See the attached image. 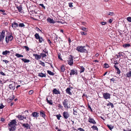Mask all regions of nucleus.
Segmentation results:
<instances>
[{"label":"nucleus","instance_id":"4","mask_svg":"<svg viewBox=\"0 0 131 131\" xmlns=\"http://www.w3.org/2000/svg\"><path fill=\"white\" fill-rule=\"evenodd\" d=\"M73 56L70 55L69 56L68 60V63L71 66L72 65L73 63Z\"/></svg>","mask_w":131,"mask_h":131},{"label":"nucleus","instance_id":"22","mask_svg":"<svg viewBox=\"0 0 131 131\" xmlns=\"http://www.w3.org/2000/svg\"><path fill=\"white\" fill-rule=\"evenodd\" d=\"M65 70L64 65H62L61 67L60 71L63 72L65 71Z\"/></svg>","mask_w":131,"mask_h":131},{"label":"nucleus","instance_id":"51","mask_svg":"<svg viewBox=\"0 0 131 131\" xmlns=\"http://www.w3.org/2000/svg\"><path fill=\"white\" fill-rule=\"evenodd\" d=\"M24 47L25 48V49L27 51H28L29 50V49L28 46H24Z\"/></svg>","mask_w":131,"mask_h":131},{"label":"nucleus","instance_id":"46","mask_svg":"<svg viewBox=\"0 0 131 131\" xmlns=\"http://www.w3.org/2000/svg\"><path fill=\"white\" fill-rule=\"evenodd\" d=\"M5 40L6 42L7 43H8V42H9V39L8 38V36L7 37V36H6L5 37Z\"/></svg>","mask_w":131,"mask_h":131},{"label":"nucleus","instance_id":"53","mask_svg":"<svg viewBox=\"0 0 131 131\" xmlns=\"http://www.w3.org/2000/svg\"><path fill=\"white\" fill-rule=\"evenodd\" d=\"M58 107L62 109L63 108V106H62L61 104H58Z\"/></svg>","mask_w":131,"mask_h":131},{"label":"nucleus","instance_id":"15","mask_svg":"<svg viewBox=\"0 0 131 131\" xmlns=\"http://www.w3.org/2000/svg\"><path fill=\"white\" fill-rule=\"evenodd\" d=\"M114 67L115 69L116 70L117 72H116V74H120L121 73V71L117 67L116 65H114Z\"/></svg>","mask_w":131,"mask_h":131},{"label":"nucleus","instance_id":"31","mask_svg":"<svg viewBox=\"0 0 131 131\" xmlns=\"http://www.w3.org/2000/svg\"><path fill=\"white\" fill-rule=\"evenodd\" d=\"M8 38L9 41H11L12 40L13 38V37L12 35H10L8 36Z\"/></svg>","mask_w":131,"mask_h":131},{"label":"nucleus","instance_id":"33","mask_svg":"<svg viewBox=\"0 0 131 131\" xmlns=\"http://www.w3.org/2000/svg\"><path fill=\"white\" fill-rule=\"evenodd\" d=\"M118 56L119 57H121V56H124V55L125 54L124 53H123L122 52H119L118 53Z\"/></svg>","mask_w":131,"mask_h":131},{"label":"nucleus","instance_id":"58","mask_svg":"<svg viewBox=\"0 0 131 131\" xmlns=\"http://www.w3.org/2000/svg\"><path fill=\"white\" fill-rule=\"evenodd\" d=\"M40 64H41L43 66H45V64L44 63L41 61L40 62Z\"/></svg>","mask_w":131,"mask_h":131},{"label":"nucleus","instance_id":"3","mask_svg":"<svg viewBox=\"0 0 131 131\" xmlns=\"http://www.w3.org/2000/svg\"><path fill=\"white\" fill-rule=\"evenodd\" d=\"M69 101L67 99H65L62 101V104L65 108L67 109L70 108V105L69 104Z\"/></svg>","mask_w":131,"mask_h":131},{"label":"nucleus","instance_id":"37","mask_svg":"<svg viewBox=\"0 0 131 131\" xmlns=\"http://www.w3.org/2000/svg\"><path fill=\"white\" fill-rule=\"evenodd\" d=\"M131 71H130L128 72L126 74L127 77L129 78L131 77Z\"/></svg>","mask_w":131,"mask_h":131},{"label":"nucleus","instance_id":"5","mask_svg":"<svg viewBox=\"0 0 131 131\" xmlns=\"http://www.w3.org/2000/svg\"><path fill=\"white\" fill-rule=\"evenodd\" d=\"M5 31L3 30L1 32H0V42H3V40L5 36Z\"/></svg>","mask_w":131,"mask_h":131},{"label":"nucleus","instance_id":"23","mask_svg":"<svg viewBox=\"0 0 131 131\" xmlns=\"http://www.w3.org/2000/svg\"><path fill=\"white\" fill-rule=\"evenodd\" d=\"M17 117L20 120H23L24 119V116L20 115H19Z\"/></svg>","mask_w":131,"mask_h":131},{"label":"nucleus","instance_id":"43","mask_svg":"<svg viewBox=\"0 0 131 131\" xmlns=\"http://www.w3.org/2000/svg\"><path fill=\"white\" fill-rule=\"evenodd\" d=\"M38 39H39V41L40 43L41 42L43 41V39L41 37Z\"/></svg>","mask_w":131,"mask_h":131},{"label":"nucleus","instance_id":"27","mask_svg":"<svg viewBox=\"0 0 131 131\" xmlns=\"http://www.w3.org/2000/svg\"><path fill=\"white\" fill-rule=\"evenodd\" d=\"M107 106H111V108H113L114 107V106L113 105V103H112L110 102H109L107 103Z\"/></svg>","mask_w":131,"mask_h":131},{"label":"nucleus","instance_id":"61","mask_svg":"<svg viewBox=\"0 0 131 131\" xmlns=\"http://www.w3.org/2000/svg\"><path fill=\"white\" fill-rule=\"evenodd\" d=\"M54 73L52 72H51V71H50V75H54Z\"/></svg>","mask_w":131,"mask_h":131},{"label":"nucleus","instance_id":"47","mask_svg":"<svg viewBox=\"0 0 131 131\" xmlns=\"http://www.w3.org/2000/svg\"><path fill=\"white\" fill-rule=\"evenodd\" d=\"M88 109L89 110H90L91 112H92V110L91 108V107L90 106V105L89 104H88Z\"/></svg>","mask_w":131,"mask_h":131},{"label":"nucleus","instance_id":"19","mask_svg":"<svg viewBox=\"0 0 131 131\" xmlns=\"http://www.w3.org/2000/svg\"><path fill=\"white\" fill-rule=\"evenodd\" d=\"M79 68L80 70V73L83 72L85 70V68L83 66H80Z\"/></svg>","mask_w":131,"mask_h":131},{"label":"nucleus","instance_id":"54","mask_svg":"<svg viewBox=\"0 0 131 131\" xmlns=\"http://www.w3.org/2000/svg\"><path fill=\"white\" fill-rule=\"evenodd\" d=\"M3 61L6 64H7L9 62V61H8L7 60H3Z\"/></svg>","mask_w":131,"mask_h":131},{"label":"nucleus","instance_id":"49","mask_svg":"<svg viewBox=\"0 0 131 131\" xmlns=\"http://www.w3.org/2000/svg\"><path fill=\"white\" fill-rule=\"evenodd\" d=\"M77 129L80 131H85V130L84 129L81 128H79Z\"/></svg>","mask_w":131,"mask_h":131},{"label":"nucleus","instance_id":"21","mask_svg":"<svg viewBox=\"0 0 131 131\" xmlns=\"http://www.w3.org/2000/svg\"><path fill=\"white\" fill-rule=\"evenodd\" d=\"M75 108H73V114L75 115H77L78 114V113L77 112L78 108L76 107H75Z\"/></svg>","mask_w":131,"mask_h":131},{"label":"nucleus","instance_id":"39","mask_svg":"<svg viewBox=\"0 0 131 131\" xmlns=\"http://www.w3.org/2000/svg\"><path fill=\"white\" fill-rule=\"evenodd\" d=\"M56 116L58 120H60V117H61V116L60 114H59L58 115H56Z\"/></svg>","mask_w":131,"mask_h":131},{"label":"nucleus","instance_id":"26","mask_svg":"<svg viewBox=\"0 0 131 131\" xmlns=\"http://www.w3.org/2000/svg\"><path fill=\"white\" fill-rule=\"evenodd\" d=\"M21 59L25 63H28L30 61L29 60L26 59L22 58Z\"/></svg>","mask_w":131,"mask_h":131},{"label":"nucleus","instance_id":"10","mask_svg":"<svg viewBox=\"0 0 131 131\" xmlns=\"http://www.w3.org/2000/svg\"><path fill=\"white\" fill-rule=\"evenodd\" d=\"M89 118L88 119V122L90 123L95 124L96 123L95 121L93 118H90L89 116Z\"/></svg>","mask_w":131,"mask_h":131},{"label":"nucleus","instance_id":"11","mask_svg":"<svg viewBox=\"0 0 131 131\" xmlns=\"http://www.w3.org/2000/svg\"><path fill=\"white\" fill-rule=\"evenodd\" d=\"M22 126L24 128H26V129H30V125L27 123L23 124Z\"/></svg>","mask_w":131,"mask_h":131},{"label":"nucleus","instance_id":"29","mask_svg":"<svg viewBox=\"0 0 131 131\" xmlns=\"http://www.w3.org/2000/svg\"><path fill=\"white\" fill-rule=\"evenodd\" d=\"M38 76L41 77H45L46 76L45 74H43L42 73H39Z\"/></svg>","mask_w":131,"mask_h":131},{"label":"nucleus","instance_id":"16","mask_svg":"<svg viewBox=\"0 0 131 131\" xmlns=\"http://www.w3.org/2000/svg\"><path fill=\"white\" fill-rule=\"evenodd\" d=\"M39 113L40 115L45 118V112L44 111L41 110L40 111Z\"/></svg>","mask_w":131,"mask_h":131},{"label":"nucleus","instance_id":"63","mask_svg":"<svg viewBox=\"0 0 131 131\" xmlns=\"http://www.w3.org/2000/svg\"><path fill=\"white\" fill-rule=\"evenodd\" d=\"M123 130L124 131H131V129H128V130H126L125 129H123Z\"/></svg>","mask_w":131,"mask_h":131},{"label":"nucleus","instance_id":"8","mask_svg":"<svg viewBox=\"0 0 131 131\" xmlns=\"http://www.w3.org/2000/svg\"><path fill=\"white\" fill-rule=\"evenodd\" d=\"M77 70H74V69L71 70H70V75L71 76L72 75H78Z\"/></svg>","mask_w":131,"mask_h":131},{"label":"nucleus","instance_id":"28","mask_svg":"<svg viewBox=\"0 0 131 131\" xmlns=\"http://www.w3.org/2000/svg\"><path fill=\"white\" fill-rule=\"evenodd\" d=\"M130 46V45L129 43H125L123 45V46L124 48H126L127 47H129Z\"/></svg>","mask_w":131,"mask_h":131},{"label":"nucleus","instance_id":"30","mask_svg":"<svg viewBox=\"0 0 131 131\" xmlns=\"http://www.w3.org/2000/svg\"><path fill=\"white\" fill-rule=\"evenodd\" d=\"M17 8L18 9L19 12H21V10H22V6L20 5L19 6L17 7Z\"/></svg>","mask_w":131,"mask_h":131},{"label":"nucleus","instance_id":"6","mask_svg":"<svg viewBox=\"0 0 131 131\" xmlns=\"http://www.w3.org/2000/svg\"><path fill=\"white\" fill-rule=\"evenodd\" d=\"M63 118L67 119L70 116V115L69 113L67 111H65L63 113Z\"/></svg>","mask_w":131,"mask_h":131},{"label":"nucleus","instance_id":"36","mask_svg":"<svg viewBox=\"0 0 131 131\" xmlns=\"http://www.w3.org/2000/svg\"><path fill=\"white\" fill-rule=\"evenodd\" d=\"M107 126L110 130H111L113 128V127L111 125H107Z\"/></svg>","mask_w":131,"mask_h":131},{"label":"nucleus","instance_id":"24","mask_svg":"<svg viewBox=\"0 0 131 131\" xmlns=\"http://www.w3.org/2000/svg\"><path fill=\"white\" fill-rule=\"evenodd\" d=\"M10 53V52L9 51L5 50V51L3 52L2 54L3 55H6L8 54H9Z\"/></svg>","mask_w":131,"mask_h":131},{"label":"nucleus","instance_id":"7","mask_svg":"<svg viewBox=\"0 0 131 131\" xmlns=\"http://www.w3.org/2000/svg\"><path fill=\"white\" fill-rule=\"evenodd\" d=\"M111 95L107 93H104L103 94V97L105 99H110Z\"/></svg>","mask_w":131,"mask_h":131},{"label":"nucleus","instance_id":"45","mask_svg":"<svg viewBox=\"0 0 131 131\" xmlns=\"http://www.w3.org/2000/svg\"><path fill=\"white\" fill-rule=\"evenodd\" d=\"M82 30L84 31H86V28H85L84 27H82L80 28Z\"/></svg>","mask_w":131,"mask_h":131},{"label":"nucleus","instance_id":"12","mask_svg":"<svg viewBox=\"0 0 131 131\" xmlns=\"http://www.w3.org/2000/svg\"><path fill=\"white\" fill-rule=\"evenodd\" d=\"M31 116L34 117H37L39 116V113L36 112H34L31 114Z\"/></svg>","mask_w":131,"mask_h":131},{"label":"nucleus","instance_id":"38","mask_svg":"<svg viewBox=\"0 0 131 131\" xmlns=\"http://www.w3.org/2000/svg\"><path fill=\"white\" fill-rule=\"evenodd\" d=\"M18 26L20 27H24L25 26V25L23 23H20L18 25Z\"/></svg>","mask_w":131,"mask_h":131},{"label":"nucleus","instance_id":"35","mask_svg":"<svg viewBox=\"0 0 131 131\" xmlns=\"http://www.w3.org/2000/svg\"><path fill=\"white\" fill-rule=\"evenodd\" d=\"M35 36L36 38L37 39H38L40 38V37L39 35V34L37 33H36L35 35Z\"/></svg>","mask_w":131,"mask_h":131},{"label":"nucleus","instance_id":"44","mask_svg":"<svg viewBox=\"0 0 131 131\" xmlns=\"http://www.w3.org/2000/svg\"><path fill=\"white\" fill-rule=\"evenodd\" d=\"M127 20L129 22H131V17H129L127 18Z\"/></svg>","mask_w":131,"mask_h":131},{"label":"nucleus","instance_id":"60","mask_svg":"<svg viewBox=\"0 0 131 131\" xmlns=\"http://www.w3.org/2000/svg\"><path fill=\"white\" fill-rule=\"evenodd\" d=\"M39 5L41 6L42 7L44 8V9H45V7L43 4H40Z\"/></svg>","mask_w":131,"mask_h":131},{"label":"nucleus","instance_id":"34","mask_svg":"<svg viewBox=\"0 0 131 131\" xmlns=\"http://www.w3.org/2000/svg\"><path fill=\"white\" fill-rule=\"evenodd\" d=\"M15 55L17 58L23 57V55H21L17 53H16Z\"/></svg>","mask_w":131,"mask_h":131},{"label":"nucleus","instance_id":"18","mask_svg":"<svg viewBox=\"0 0 131 131\" xmlns=\"http://www.w3.org/2000/svg\"><path fill=\"white\" fill-rule=\"evenodd\" d=\"M71 89L70 88H68L66 90V92L69 95H71L72 94V93L71 92Z\"/></svg>","mask_w":131,"mask_h":131},{"label":"nucleus","instance_id":"50","mask_svg":"<svg viewBox=\"0 0 131 131\" xmlns=\"http://www.w3.org/2000/svg\"><path fill=\"white\" fill-rule=\"evenodd\" d=\"M15 97V96L14 95H13V97H9V99L11 100H13V99H14Z\"/></svg>","mask_w":131,"mask_h":131},{"label":"nucleus","instance_id":"25","mask_svg":"<svg viewBox=\"0 0 131 131\" xmlns=\"http://www.w3.org/2000/svg\"><path fill=\"white\" fill-rule=\"evenodd\" d=\"M91 128H92L94 130H96L97 131H98V129L97 126L95 125H94L93 126L91 127Z\"/></svg>","mask_w":131,"mask_h":131},{"label":"nucleus","instance_id":"41","mask_svg":"<svg viewBox=\"0 0 131 131\" xmlns=\"http://www.w3.org/2000/svg\"><path fill=\"white\" fill-rule=\"evenodd\" d=\"M40 56H41V57H42V58L46 57L47 56L46 54L43 53H40Z\"/></svg>","mask_w":131,"mask_h":131},{"label":"nucleus","instance_id":"56","mask_svg":"<svg viewBox=\"0 0 131 131\" xmlns=\"http://www.w3.org/2000/svg\"><path fill=\"white\" fill-rule=\"evenodd\" d=\"M58 58L60 59L61 60H62V58H61L60 57V54H58Z\"/></svg>","mask_w":131,"mask_h":131},{"label":"nucleus","instance_id":"1","mask_svg":"<svg viewBox=\"0 0 131 131\" xmlns=\"http://www.w3.org/2000/svg\"><path fill=\"white\" fill-rule=\"evenodd\" d=\"M17 123L16 120L15 119L13 120L10 122L8 124L9 127L10 128H9V130L10 131H14L15 130V126Z\"/></svg>","mask_w":131,"mask_h":131},{"label":"nucleus","instance_id":"48","mask_svg":"<svg viewBox=\"0 0 131 131\" xmlns=\"http://www.w3.org/2000/svg\"><path fill=\"white\" fill-rule=\"evenodd\" d=\"M73 3H70L68 4L69 6L70 7H72L73 6L72 5Z\"/></svg>","mask_w":131,"mask_h":131},{"label":"nucleus","instance_id":"9","mask_svg":"<svg viewBox=\"0 0 131 131\" xmlns=\"http://www.w3.org/2000/svg\"><path fill=\"white\" fill-rule=\"evenodd\" d=\"M53 93L56 94H60V92L58 89L54 88L53 89L52 91Z\"/></svg>","mask_w":131,"mask_h":131},{"label":"nucleus","instance_id":"59","mask_svg":"<svg viewBox=\"0 0 131 131\" xmlns=\"http://www.w3.org/2000/svg\"><path fill=\"white\" fill-rule=\"evenodd\" d=\"M106 23V22L103 21L101 22V24H102V25H105Z\"/></svg>","mask_w":131,"mask_h":131},{"label":"nucleus","instance_id":"55","mask_svg":"<svg viewBox=\"0 0 131 131\" xmlns=\"http://www.w3.org/2000/svg\"><path fill=\"white\" fill-rule=\"evenodd\" d=\"M1 105H0V109H2L4 107V106L2 104H1Z\"/></svg>","mask_w":131,"mask_h":131},{"label":"nucleus","instance_id":"17","mask_svg":"<svg viewBox=\"0 0 131 131\" xmlns=\"http://www.w3.org/2000/svg\"><path fill=\"white\" fill-rule=\"evenodd\" d=\"M52 37L54 40H56L58 38V36L55 33H53L52 35Z\"/></svg>","mask_w":131,"mask_h":131},{"label":"nucleus","instance_id":"52","mask_svg":"<svg viewBox=\"0 0 131 131\" xmlns=\"http://www.w3.org/2000/svg\"><path fill=\"white\" fill-rule=\"evenodd\" d=\"M114 14L113 12H110L108 14V15H111V16H113Z\"/></svg>","mask_w":131,"mask_h":131},{"label":"nucleus","instance_id":"13","mask_svg":"<svg viewBox=\"0 0 131 131\" xmlns=\"http://www.w3.org/2000/svg\"><path fill=\"white\" fill-rule=\"evenodd\" d=\"M33 56L35 57V59L36 60H38L41 58L40 55H39L36 54H33Z\"/></svg>","mask_w":131,"mask_h":131},{"label":"nucleus","instance_id":"2","mask_svg":"<svg viewBox=\"0 0 131 131\" xmlns=\"http://www.w3.org/2000/svg\"><path fill=\"white\" fill-rule=\"evenodd\" d=\"M85 46H78L77 47L76 50L79 52L82 53H88V51L84 48Z\"/></svg>","mask_w":131,"mask_h":131},{"label":"nucleus","instance_id":"20","mask_svg":"<svg viewBox=\"0 0 131 131\" xmlns=\"http://www.w3.org/2000/svg\"><path fill=\"white\" fill-rule=\"evenodd\" d=\"M9 88L10 89L13 91L15 89V87L14 85L13 84H10L9 86Z\"/></svg>","mask_w":131,"mask_h":131},{"label":"nucleus","instance_id":"40","mask_svg":"<svg viewBox=\"0 0 131 131\" xmlns=\"http://www.w3.org/2000/svg\"><path fill=\"white\" fill-rule=\"evenodd\" d=\"M55 23V21L53 20L52 19L50 18V23L54 24Z\"/></svg>","mask_w":131,"mask_h":131},{"label":"nucleus","instance_id":"32","mask_svg":"<svg viewBox=\"0 0 131 131\" xmlns=\"http://www.w3.org/2000/svg\"><path fill=\"white\" fill-rule=\"evenodd\" d=\"M110 67L109 65L106 63L104 64V67L105 68H107Z\"/></svg>","mask_w":131,"mask_h":131},{"label":"nucleus","instance_id":"64","mask_svg":"<svg viewBox=\"0 0 131 131\" xmlns=\"http://www.w3.org/2000/svg\"><path fill=\"white\" fill-rule=\"evenodd\" d=\"M0 74L3 75H5V74L2 71H1L0 72Z\"/></svg>","mask_w":131,"mask_h":131},{"label":"nucleus","instance_id":"14","mask_svg":"<svg viewBox=\"0 0 131 131\" xmlns=\"http://www.w3.org/2000/svg\"><path fill=\"white\" fill-rule=\"evenodd\" d=\"M18 26V24L15 22H13L12 24V27L13 28H16Z\"/></svg>","mask_w":131,"mask_h":131},{"label":"nucleus","instance_id":"62","mask_svg":"<svg viewBox=\"0 0 131 131\" xmlns=\"http://www.w3.org/2000/svg\"><path fill=\"white\" fill-rule=\"evenodd\" d=\"M112 21H113L112 19H109V20L108 21V23H111L112 22Z\"/></svg>","mask_w":131,"mask_h":131},{"label":"nucleus","instance_id":"42","mask_svg":"<svg viewBox=\"0 0 131 131\" xmlns=\"http://www.w3.org/2000/svg\"><path fill=\"white\" fill-rule=\"evenodd\" d=\"M80 33L82 35H87V33L85 32H83V31H81Z\"/></svg>","mask_w":131,"mask_h":131},{"label":"nucleus","instance_id":"57","mask_svg":"<svg viewBox=\"0 0 131 131\" xmlns=\"http://www.w3.org/2000/svg\"><path fill=\"white\" fill-rule=\"evenodd\" d=\"M33 93V91L32 90H31L30 91H29V92H28V93L29 94L31 95Z\"/></svg>","mask_w":131,"mask_h":131}]
</instances>
